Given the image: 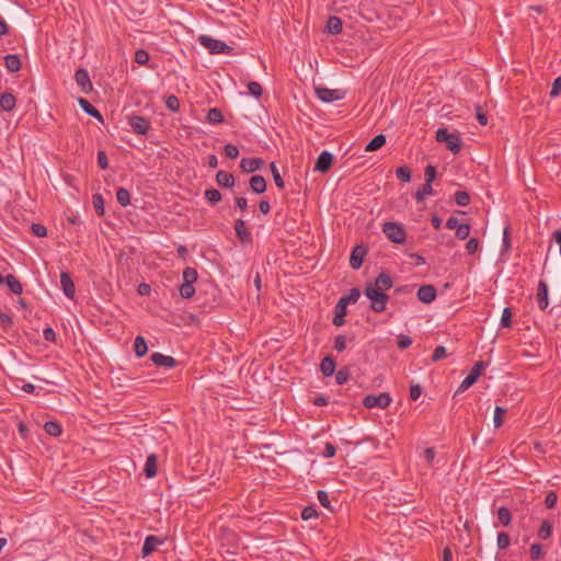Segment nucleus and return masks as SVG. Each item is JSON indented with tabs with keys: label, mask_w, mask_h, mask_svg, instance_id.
<instances>
[{
	"label": "nucleus",
	"mask_w": 561,
	"mask_h": 561,
	"mask_svg": "<svg viewBox=\"0 0 561 561\" xmlns=\"http://www.w3.org/2000/svg\"><path fill=\"white\" fill-rule=\"evenodd\" d=\"M392 278L388 273H380L374 282L366 284L364 295L370 300L374 312H383L387 309L389 296L386 294L392 287Z\"/></svg>",
	"instance_id": "nucleus-1"
},
{
	"label": "nucleus",
	"mask_w": 561,
	"mask_h": 561,
	"mask_svg": "<svg viewBox=\"0 0 561 561\" xmlns=\"http://www.w3.org/2000/svg\"><path fill=\"white\" fill-rule=\"evenodd\" d=\"M382 232L393 243L402 244L407 240V232L401 224L387 221L382 225Z\"/></svg>",
	"instance_id": "nucleus-2"
},
{
	"label": "nucleus",
	"mask_w": 561,
	"mask_h": 561,
	"mask_svg": "<svg viewBox=\"0 0 561 561\" xmlns=\"http://www.w3.org/2000/svg\"><path fill=\"white\" fill-rule=\"evenodd\" d=\"M436 140L445 142L448 150L458 153L461 149V140L458 135L449 133L446 128H439L436 131Z\"/></svg>",
	"instance_id": "nucleus-3"
},
{
	"label": "nucleus",
	"mask_w": 561,
	"mask_h": 561,
	"mask_svg": "<svg viewBox=\"0 0 561 561\" xmlns=\"http://www.w3.org/2000/svg\"><path fill=\"white\" fill-rule=\"evenodd\" d=\"M198 42L204 46L210 54H225L230 53L232 48L225 42L213 38L208 35H201Z\"/></svg>",
	"instance_id": "nucleus-4"
},
{
	"label": "nucleus",
	"mask_w": 561,
	"mask_h": 561,
	"mask_svg": "<svg viewBox=\"0 0 561 561\" xmlns=\"http://www.w3.org/2000/svg\"><path fill=\"white\" fill-rule=\"evenodd\" d=\"M391 397L387 392L379 393L378 396L368 394L364 398L363 404L367 409L380 408L386 409L391 403Z\"/></svg>",
	"instance_id": "nucleus-5"
},
{
	"label": "nucleus",
	"mask_w": 561,
	"mask_h": 561,
	"mask_svg": "<svg viewBox=\"0 0 561 561\" xmlns=\"http://www.w3.org/2000/svg\"><path fill=\"white\" fill-rule=\"evenodd\" d=\"M484 368H485L484 362H482V360L477 362L473 365L471 371L468 374V376L461 381L457 392H463L467 389H469L473 383H476V381L478 380V378L480 377V375L482 374Z\"/></svg>",
	"instance_id": "nucleus-6"
},
{
	"label": "nucleus",
	"mask_w": 561,
	"mask_h": 561,
	"mask_svg": "<svg viewBox=\"0 0 561 561\" xmlns=\"http://www.w3.org/2000/svg\"><path fill=\"white\" fill-rule=\"evenodd\" d=\"M128 123L138 135H146L150 129V122L144 116L133 115L128 118Z\"/></svg>",
	"instance_id": "nucleus-7"
},
{
	"label": "nucleus",
	"mask_w": 561,
	"mask_h": 561,
	"mask_svg": "<svg viewBox=\"0 0 561 561\" xmlns=\"http://www.w3.org/2000/svg\"><path fill=\"white\" fill-rule=\"evenodd\" d=\"M317 96L323 102H333L343 98L341 90H332L325 87H319L316 89Z\"/></svg>",
	"instance_id": "nucleus-8"
},
{
	"label": "nucleus",
	"mask_w": 561,
	"mask_h": 561,
	"mask_svg": "<svg viewBox=\"0 0 561 561\" xmlns=\"http://www.w3.org/2000/svg\"><path fill=\"white\" fill-rule=\"evenodd\" d=\"M333 154L329 151H322L314 164V170L321 173H325L330 170L333 163Z\"/></svg>",
	"instance_id": "nucleus-9"
},
{
	"label": "nucleus",
	"mask_w": 561,
	"mask_h": 561,
	"mask_svg": "<svg viewBox=\"0 0 561 561\" xmlns=\"http://www.w3.org/2000/svg\"><path fill=\"white\" fill-rule=\"evenodd\" d=\"M367 254V249L364 245H356L350 256V265L353 270H358Z\"/></svg>",
	"instance_id": "nucleus-10"
},
{
	"label": "nucleus",
	"mask_w": 561,
	"mask_h": 561,
	"mask_svg": "<svg viewBox=\"0 0 561 561\" xmlns=\"http://www.w3.org/2000/svg\"><path fill=\"white\" fill-rule=\"evenodd\" d=\"M75 80L83 93H89L92 90V82L85 69H78L75 73Z\"/></svg>",
	"instance_id": "nucleus-11"
},
{
	"label": "nucleus",
	"mask_w": 561,
	"mask_h": 561,
	"mask_svg": "<svg viewBox=\"0 0 561 561\" xmlns=\"http://www.w3.org/2000/svg\"><path fill=\"white\" fill-rule=\"evenodd\" d=\"M437 290L433 285H422L417 290V299L424 304H431L435 300Z\"/></svg>",
	"instance_id": "nucleus-12"
},
{
	"label": "nucleus",
	"mask_w": 561,
	"mask_h": 561,
	"mask_svg": "<svg viewBox=\"0 0 561 561\" xmlns=\"http://www.w3.org/2000/svg\"><path fill=\"white\" fill-rule=\"evenodd\" d=\"M60 286L66 297L70 299L75 297L76 287L68 272H61Z\"/></svg>",
	"instance_id": "nucleus-13"
},
{
	"label": "nucleus",
	"mask_w": 561,
	"mask_h": 561,
	"mask_svg": "<svg viewBox=\"0 0 561 561\" xmlns=\"http://www.w3.org/2000/svg\"><path fill=\"white\" fill-rule=\"evenodd\" d=\"M151 362L158 367H168L172 368L176 365V360L174 357L164 355L161 353H152L150 356Z\"/></svg>",
	"instance_id": "nucleus-14"
},
{
	"label": "nucleus",
	"mask_w": 561,
	"mask_h": 561,
	"mask_svg": "<svg viewBox=\"0 0 561 561\" xmlns=\"http://www.w3.org/2000/svg\"><path fill=\"white\" fill-rule=\"evenodd\" d=\"M234 230L239 240L243 243L252 241V234L245 226V221L241 218L234 221Z\"/></svg>",
	"instance_id": "nucleus-15"
},
{
	"label": "nucleus",
	"mask_w": 561,
	"mask_h": 561,
	"mask_svg": "<svg viewBox=\"0 0 561 561\" xmlns=\"http://www.w3.org/2000/svg\"><path fill=\"white\" fill-rule=\"evenodd\" d=\"M263 164L264 161L261 158H243L240 162V168L243 172L252 173L260 170Z\"/></svg>",
	"instance_id": "nucleus-16"
},
{
	"label": "nucleus",
	"mask_w": 561,
	"mask_h": 561,
	"mask_svg": "<svg viewBox=\"0 0 561 561\" xmlns=\"http://www.w3.org/2000/svg\"><path fill=\"white\" fill-rule=\"evenodd\" d=\"M537 301L541 310L547 309L549 305L548 299V285L545 280H539L537 288Z\"/></svg>",
	"instance_id": "nucleus-17"
},
{
	"label": "nucleus",
	"mask_w": 561,
	"mask_h": 561,
	"mask_svg": "<svg viewBox=\"0 0 561 561\" xmlns=\"http://www.w3.org/2000/svg\"><path fill=\"white\" fill-rule=\"evenodd\" d=\"M346 308H347V305L345 302H343L341 299H339V301L334 308V318H333L334 325L341 327L345 323L344 317L346 316Z\"/></svg>",
	"instance_id": "nucleus-18"
},
{
	"label": "nucleus",
	"mask_w": 561,
	"mask_h": 561,
	"mask_svg": "<svg viewBox=\"0 0 561 561\" xmlns=\"http://www.w3.org/2000/svg\"><path fill=\"white\" fill-rule=\"evenodd\" d=\"M161 543L162 541L158 537L153 535L147 536L141 549L142 557L149 556Z\"/></svg>",
	"instance_id": "nucleus-19"
},
{
	"label": "nucleus",
	"mask_w": 561,
	"mask_h": 561,
	"mask_svg": "<svg viewBox=\"0 0 561 561\" xmlns=\"http://www.w3.org/2000/svg\"><path fill=\"white\" fill-rule=\"evenodd\" d=\"M216 181L221 187L231 188L234 185V176L224 170L217 172Z\"/></svg>",
	"instance_id": "nucleus-20"
},
{
	"label": "nucleus",
	"mask_w": 561,
	"mask_h": 561,
	"mask_svg": "<svg viewBox=\"0 0 561 561\" xmlns=\"http://www.w3.org/2000/svg\"><path fill=\"white\" fill-rule=\"evenodd\" d=\"M4 66L8 71L15 73L21 70L22 62L18 55L10 54L4 56Z\"/></svg>",
	"instance_id": "nucleus-21"
},
{
	"label": "nucleus",
	"mask_w": 561,
	"mask_h": 561,
	"mask_svg": "<svg viewBox=\"0 0 561 561\" xmlns=\"http://www.w3.org/2000/svg\"><path fill=\"white\" fill-rule=\"evenodd\" d=\"M249 184L251 190L256 194H262L266 191V181L262 175H253Z\"/></svg>",
	"instance_id": "nucleus-22"
},
{
	"label": "nucleus",
	"mask_w": 561,
	"mask_h": 561,
	"mask_svg": "<svg viewBox=\"0 0 561 561\" xmlns=\"http://www.w3.org/2000/svg\"><path fill=\"white\" fill-rule=\"evenodd\" d=\"M144 472L147 478H153L157 476V456L154 454L147 457Z\"/></svg>",
	"instance_id": "nucleus-23"
},
{
	"label": "nucleus",
	"mask_w": 561,
	"mask_h": 561,
	"mask_svg": "<svg viewBox=\"0 0 561 561\" xmlns=\"http://www.w3.org/2000/svg\"><path fill=\"white\" fill-rule=\"evenodd\" d=\"M16 103V99L12 93L5 92L2 93L0 96V107L5 111L10 112L14 108Z\"/></svg>",
	"instance_id": "nucleus-24"
},
{
	"label": "nucleus",
	"mask_w": 561,
	"mask_h": 561,
	"mask_svg": "<svg viewBox=\"0 0 561 561\" xmlns=\"http://www.w3.org/2000/svg\"><path fill=\"white\" fill-rule=\"evenodd\" d=\"M335 366L336 364L333 357L325 356L320 364V369L325 377H330L334 374Z\"/></svg>",
	"instance_id": "nucleus-25"
},
{
	"label": "nucleus",
	"mask_w": 561,
	"mask_h": 561,
	"mask_svg": "<svg viewBox=\"0 0 561 561\" xmlns=\"http://www.w3.org/2000/svg\"><path fill=\"white\" fill-rule=\"evenodd\" d=\"M79 105L88 115L95 117L99 121H102V115L99 112V110L94 107L88 100L82 98L79 99Z\"/></svg>",
	"instance_id": "nucleus-26"
},
{
	"label": "nucleus",
	"mask_w": 561,
	"mask_h": 561,
	"mask_svg": "<svg viewBox=\"0 0 561 561\" xmlns=\"http://www.w3.org/2000/svg\"><path fill=\"white\" fill-rule=\"evenodd\" d=\"M342 27L343 23L340 18L332 15L328 19L327 28L329 33L337 35L342 32Z\"/></svg>",
	"instance_id": "nucleus-27"
},
{
	"label": "nucleus",
	"mask_w": 561,
	"mask_h": 561,
	"mask_svg": "<svg viewBox=\"0 0 561 561\" xmlns=\"http://www.w3.org/2000/svg\"><path fill=\"white\" fill-rule=\"evenodd\" d=\"M5 284L13 294H15V295L22 294V291H23L22 284L14 275H12V274L7 275Z\"/></svg>",
	"instance_id": "nucleus-28"
},
{
	"label": "nucleus",
	"mask_w": 561,
	"mask_h": 561,
	"mask_svg": "<svg viewBox=\"0 0 561 561\" xmlns=\"http://www.w3.org/2000/svg\"><path fill=\"white\" fill-rule=\"evenodd\" d=\"M134 351L137 357H142L148 352L147 342L142 336H137L134 342Z\"/></svg>",
	"instance_id": "nucleus-29"
},
{
	"label": "nucleus",
	"mask_w": 561,
	"mask_h": 561,
	"mask_svg": "<svg viewBox=\"0 0 561 561\" xmlns=\"http://www.w3.org/2000/svg\"><path fill=\"white\" fill-rule=\"evenodd\" d=\"M386 144V136L383 134H379L375 136L367 145L366 151H375L381 148Z\"/></svg>",
	"instance_id": "nucleus-30"
},
{
	"label": "nucleus",
	"mask_w": 561,
	"mask_h": 561,
	"mask_svg": "<svg viewBox=\"0 0 561 561\" xmlns=\"http://www.w3.org/2000/svg\"><path fill=\"white\" fill-rule=\"evenodd\" d=\"M433 193L434 190L432 184L424 183L415 193L414 198L416 199L417 203H421L427 195H432Z\"/></svg>",
	"instance_id": "nucleus-31"
},
{
	"label": "nucleus",
	"mask_w": 561,
	"mask_h": 561,
	"mask_svg": "<svg viewBox=\"0 0 561 561\" xmlns=\"http://www.w3.org/2000/svg\"><path fill=\"white\" fill-rule=\"evenodd\" d=\"M45 432L54 437H58L61 434V425L55 421H48L44 424Z\"/></svg>",
	"instance_id": "nucleus-32"
},
{
	"label": "nucleus",
	"mask_w": 561,
	"mask_h": 561,
	"mask_svg": "<svg viewBox=\"0 0 561 561\" xmlns=\"http://www.w3.org/2000/svg\"><path fill=\"white\" fill-rule=\"evenodd\" d=\"M224 121V116H222V113L219 108L217 107H211L208 110V113H207V122L209 124H219Z\"/></svg>",
	"instance_id": "nucleus-33"
},
{
	"label": "nucleus",
	"mask_w": 561,
	"mask_h": 561,
	"mask_svg": "<svg viewBox=\"0 0 561 561\" xmlns=\"http://www.w3.org/2000/svg\"><path fill=\"white\" fill-rule=\"evenodd\" d=\"M116 199L119 205H122L123 207H126L127 205L130 204L129 191L124 187H119L116 192Z\"/></svg>",
	"instance_id": "nucleus-34"
},
{
	"label": "nucleus",
	"mask_w": 561,
	"mask_h": 561,
	"mask_svg": "<svg viewBox=\"0 0 561 561\" xmlns=\"http://www.w3.org/2000/svg\"><path fill=\"white\" fill-rule=\"evenodd\" d=\"M497 518H499V522L503 525V526H508L512 522V515H511V512L507 507H500L497 510Z\"/></svg>",
	"instance_id": "nucleus-35"
},
{
	"label": "nucleus",
	"mask_w": 561,
	"mask_h": 561,
	"mask_svg": "<svg viewBox=\"0 0 561 561\" xmlns=\"http://www.w3.org/2000/svg\"><path fill=\"white\" fill-rule=\"evenodd\" d=\"M270 169H271L273 180H274L276 186L278 188L283 190L285 187V182H284L283 178L280 176V173H279L278 168L276 167L275 162L270 163Z\"/></svg>",
	"instance_id": "nucleus-36"
},
{
	"label": "nucleus",
	"mask_w": 561,
	"mask_h": 561,
	"mask_svg": "<svg viewBox=\"0 0 561 561\" xmlns=\"http://www.w3.org/2000/svg\"><path fill=\"white\" fill-rule=\"evenodd\" d=\"M197 280V271L194 267H186L183 271V283L184 284H192Z\"/></svg>",
	"instance_id": "nucleus-37"
},
{
	"label": "nucleus",
	"mask_w": 561,
	"mask_h": 561,
	"mask_svg": "<svg viewBox=\"0 0 561 561\" xmlns=\"http://www.w3.org/2000/svg\"><path fill=\"white\" fill-rule=\"evenodd\" d=\"M360 297V290L358 288H352L346 296H342L340 299L346 305L355 304Z\"/></svg>",
	"instance_id": "nucleus-38"
},
{
	"label": "nucleus",
	"mask_w": 561,
	"mask_h": 561,
	"mask_svg": "<svg viewBox=\"0 0 561 561\" xmlns=\"http://www.w3.org/2000/svg\"><path fill=\"white\" fill-rule=\"evenodd\" d=\"M221 197V193L216 188H209L205 191V198L213 205L219 203Z\"/></svg>",
	"instance_id": "nucleus-39"
},
{
	"label": "nucleus",
	"mask_w": 561,
	"mask_h": 561,
	"mask_svg": "<svg viewBox=\"0 0 561 561\" xmlns=\"http://www.w3.org/2000/svg\"><path fill=\"white\" fill-rule=\"evenodd\" d=\"M165 106L168 107V110H170L171 112H179L180 110V100L176 95L174 94H171L169 96H167L165 99Z\"/></svg>",
	"instance_id": "nucleus-40"
},
{
	"label": "nucleus",
	"mask_w": 561,
	"mask_h": 561,
	"mask_svg": "<svg viewBox=\"0 0 561 561\" xmlns=\"http://www.w3.org/2000/svg\"><path fill=\"white\" fill-rule=\"evenodd\" d=\"M455 202L459 206H468L470 203V195L466 191H457L455 193Z\"/></svg>",
	"instance_id": "nucleus-41"
},
{
	"label": "nucleus",
	"mask_w": 561,
	"mask_h": 561,
	"mask_svg": "<svg viewBox=\"0 0 561 561\" xmlns=\"http://www.w3.org/2000/svg\"><path fill=\"white\" fill-rule=\"evenodd\" d=\"M396 175L402 182L411 181V170L407 165L399 167L396 171Z\"/></svg>",
	"instance_id": "nucleus-42"
},
{
	"label": "nucleus",
	"mask_w": 561,
	"mask_h": 561,
	"mask_svg": "<svg viewBox=\"0 0 561 561\" xmlns=\"http://www.w3.org/2000/svg\"><path fill=\"white\" fill-rule=\"evenodd\" d=\"M179 291H180V295H181L182 298L188 299V298H192L194 296L195 288H194V285H192V284H184L183 283L180 286Z\"/></svg>",
	"instance_id": "nucleus-43"
},
{
	"label": "nucleus",
	"mask_w": 561,
	"mask_h": 561,
	"mask_svg": "<svg viewBox=\"0 0 561 561\" xmlns=\"http://www.w3.org/2000/svg\"><path fill=\"white\" fill-rule=\"evenodd\" d=\"M93 206L98 215H104V199L101 194H94L92 197Z\"/></svg>",
	"instance_id": "nucleus-44"
},
{
	"label": "nucleus",
	"mask_w": 561,
	"mask_h": 561,
	"mask_svg": "<svg viewBox=\"0 0 561 561\" xmlns=\"http://www.w3.org/2000/svg\"><path fill=\"white\" fill-rule=\"evenodd\" d=\"M506 413V409L502 407H496L494 410V427L499 428L503 424L504 415Z\"/></svg>",
	"instance_id": "nucleus-45"
},
{
	"label": "nucleus",
	"mask_w": 561,
	"mask_h": 561,
	"mask_svg": "<svg viewBox=\"0 0 561 561\" xmlns=\"http://www.w3.org/2000/svg\"><path fill=\"white\" fill-rule=\"evenodd\" d=\"M512 310L511 308L506 307L503 310L502 318H501V327L502 328H511L512 327Z\"/></svg>",
	"instance_id": "nucleus-46"
},
{
	"label": "nucleus",
	"mask_w": 561,
	"mask_h": 561,
	"mask_svg": "<svg viewBox=\"0 0 561 561\" xmlns=\"http://www.w3.org/2000/svg\"><path fill=\"white\" fill-rule=\"evenodd\" d=\"M511 543V538L507 533H499L497 535V548L500 550L506 549Z\"/></svg>",
	"instance_id": "nucleus-47"
},
{
	"label": "nucleus",
	"mask_w": 561,
	"mask_h": 561,
	"mask_svg": "<svg viewBox=\"0 0 561 561\" xmlns=\"http://www.w3.org/2000/svg\"><path fill=\"white\" fill-rule=\"evenodd\" d=\"M248 90H249L250 94H252L255 98H260L263 93L262 85L256 81L249 82Z\"/></svg>",
	"instance_id": "nucleus-48"
},
{
	"label": "nucleus",
	"mask_w": 561,
	"mask_h": 561,
	"mask_svg": "<svg viewBox=\"0 0 561 561\" xmlns=\"http://www.w3.org/2000/svg\"><path fill=\"white\" fill-rule=\"evenodd\" d=\"M470 226L468 224H460L456 229V236L460 240H465L469 237Z\"/></svg>",
	"instance_id": "nucleus-49"
},
{
	"label": "nucleus",
	"mask_w": 561,
	"mask_h": 561,
	"mask_svg": "<svg viewBox=\"0 0 561 561\" xmlns=\"http://www.w3.org/2000/svg\"><path fill=\"white\" fill-rule=\"evenodd\" d=\"M317 499H318L319 503L323 507L331 510V503H330V500H329V494L325 491L319 490L317 492Z\"/></svg>",
	"instance_id": "nucleus-50"
},
{
	"label": "nucleus",
	"mask_w": 561,
	"mask_h": 561,
	"mask_svg": "<svg viewBox=\"0 0 561 561\" xmlns=\"http://www.w3.org/2000/svg\"><path fill=\"white\" fill-rule=\"evenodd\" d=\"M149 59V54L144 49H138L135 54V61L139 65H147Z\"/></svg>",
	"instance_id": "nucleus-51"
},
{
	"label": "nucleus",
	"mask_w": 561,
	"mask_h": 561,
	"mask_svg": "<svg viewBox=\"0 0 561 561\" xmlns=\"http://www.w3.org/2000/svg\"><path fill=\"white\" fill-rule=\"evenodd\" d=\"M446 356H447L446 347L439 345V346L435 347V350L432 354V360L438 362V360L445 358Z\"/></svg>",
	"instance_id": "nucleus-52"
},
{
	"label": "nucleus",
	"mask_w": 561,
	"mask_h": 561,
	"mask_svg": "<svg viewBox=\"0 0 561 561\" xmlns=\"http://www.w3.org/2000/svg\"><path fill=\"white\" fill-rule=\"evenodd\" d=\"M422 457L425 460V462L428 466H431L436 457V451L433 447H428V448L424 449Z\"/></svg>",
	"instance_id": "nucleus-53"
},
{
	"label": "nucleus",
	"mask_w": 561,
	"mask_h": 561,
	"mask_svg": "<svg viewBox=\"0 0 561 561\" xmlns=\"http://www.w3.org/2000/svg\"><path fill=\"white\" fill-rule=\"evenodd\" d=\"M317 516H318V512L312 506H307L301 512V518L304 520H309V519L316 518Z\"/></svg>",
	"instance_id": "nucleus-54"
},
{
	"label": "nucleus",
	"mask_w": 561,
	"mask_h": 561,
	"mask_svg": "<svg viewBox=\"0 0 561 561\" xmlns=\"http://www.w3.org/2000/svg\"><path fill=\"white\" fill-rule=\"evenodd\" d=\"M424 175H425V183H430L432 184L433 181L435 180L436 178V168L432 164H428L426 168H425V172H424Z\"/></svg>",
	"instance_id": "nucleus-55"
},
{
	"label": "nucleus",
	"mask_w": 561,
	"mask_h": 561,
	"mask_svg": "<svg viewBox=\"0 0 561 561\" xmlns=\"http://www.w3.org/2000/svg\"><path fill=\"white\" fill-rule=\"evenodd\" d=\"M224 151L226 153V156L230 159H236L238 158L239 156V149L237 146L232 145V144H228L224 147Z\"/></svg>",
	"instance_id": "nucleus-56"
},
{
	"label": "nucleus",
	"mask_w": 561,
	"mask_h": 561,
	"mask_svg": "<svg viewBox=\"0 0 561 561\" xmlns=\"http://www.w3.org/2000/svg\"><path fill=\"white\" fill-rule=\"evenodd\" d=\"M397 344L399 348L405 350L412 344V339L409 335L400 334Z\"/></svg>",
	"instance_id": "nucleus-57"
},
{
	"label": "nucleus",
	"mask_w": 561,
	"mask_h": 561,
	"mask_svg": "<svg viewBox=\"0 0 561 561\" xmlns=\"http://www.w3.org/2000/svg\"><path fill=\"white\" fill-rule=\"evenodd\" d=\"M350 378V371L347 368L340 369L335 375L336 383L343 385Z\"/></svg>",
	"instance_id": "nucleus-58"
},
{
	"label": "nucleus",
	"mask_w": 561,
	"mask_h": 561,
	"mask_svg": "<svg viewBox=\"0 0 561 561\" xmlns=\"http://www.w3.org/2000/svg\"><path fill=\"white\" fill-rule=\"evenodd\" d=\"M31 230L35 236H37L39 238L47 236V228L41 224H33L31 226Z\"/></svg>",
	"instance_id": "nucleus-59"
},
{
	"label": "nucleus",
	"mask_w": 561,
	"mask_h": 561,
	"mask_svg": "<svg viewBox=\"0 0 561 561\" xmlns=\"http://www.w3.org/2000/svg\"><path fill=\"white\" fill-rule=\"evenodd\" d=\"M551 535V525L548 522H543L539 528L538 536L541 539H547Z\"/></svg>",
	"instance_id": "nucleus-60"
},
{
	"label": "nucleus",
	"mask_w": 561,
	"mask_h": 561,
	"mask_svg": "<svg viewBox=\"0 0 561 561\" xmlns=\"http://www.w3.org/2000/svg\"><path fill=\"white\" fill-rule=\"evenodd\" d=\"M558 502V495L554 492H549L545 499V505L547 508L551 510L556 506Z\"/></svg>",
	"instance_id": "nucleus-61"
},
{
	"label": "nucleus",
	"mask_w": 561,
	"mask_h": 561,
	"mask_svg": "<svg viewBox=\"0 0 561 561\" xmlns=\"http://www.w3.org/2000/svg\"><path fill=\"white\" fill-rule=\"evenodd\" d=\"M346 348V337L344 335H337L334 341V350L343 352Z\"/></svg>",
	"instance_id": "nucleus-62"
},
{
	"label": "nucleus",
	"mask_w": 561,
	"mask_h": 561,
	"mask_svg": "<svg viewBox=\"0 0 561 561\" xmlns=\"http://www.w3.org/2000/svg\"><path fill=\"white\" fill-rule=\"evenodd\" d=\"M542 557V548L539 543H534L530 547V558L533 560H539Z\"/></svg>",
	"instance_id": "nucleus-63"
},
{
	"label": "nucleus",
	"mask_w": 561,
	"mask_h": 561,
	"mask_svg": "<svg viewBox=\"0 0 561 561\" xmlns=\"http://www.w3.org/2000/svg\"><path fill=\"white\" fill-rule=\"evenodd\" d=\"M561 91V77H558L557 79H554L553 81V84H552V88H551V92H550V95L551 96H558L559 93Z\"/></svg>",
	"instance_id": "nucleus-64"
}]
</instances>
